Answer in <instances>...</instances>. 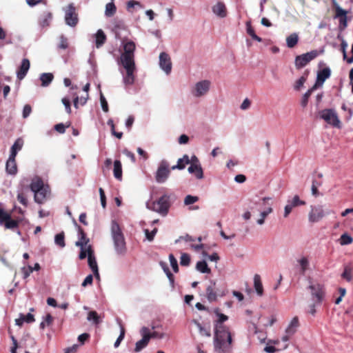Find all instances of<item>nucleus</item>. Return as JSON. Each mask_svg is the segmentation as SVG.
I'll return each mask as SVG.
<instances>
[{
  "label": "nucleus",
  "instance_id": "1",
  "mask_svg": "<svg viewBox=\"0 0 353 353\" xmlns=\"http://www.w3.org/2000/svg\"><path fill=\"white\" fill-rule=\"evenodd\" d=\"M123 52L120 57V63L126 70V74H123V82L125 85H131L134 82V72L135 70L134 51L135 43L129 40L122 41Z\"/></svg>",
  "mask_w": 353,
  "mask_h": 353
},
{
  "label": "nucleus",
  "instance_id": "2",
  "mask_svg": "<svg viewBox=\"0 0 353 353\" xmlns=\"http://www.w3.org/2000/svg\"><path fill=\"white\" fill-rule=\"evenodd\" d=\"M213 345L215 353H232V337L229 328L219 327L214 331Z\"/></svg>",
  "mask_w": 353,
  "mask_h": 353
},
{
  "label": "nucleus",
  "instance_id": "3",
  "mask_svg": "<svg viewBox=\"0 0 353 353\" xmlns=\"http://www.w3.org/2000/svg\"><path fill=\"white\" fill-rule=\"evenodd\" d=\"M307 290L311 296L312 303L308 305V313L314 316L316 311V307L322 304L325 297V288L324 285L309 279Z\"/></svg>",
  "mask_w": 353,
  "mask_h": 353
},
{
  "label": "nucleus",
  "instance_id": "4",
  "mask_svg": "<svg viewBox=\"0 0 353 353\" xmlns=\"http://www.w3.org/2000/svg\"><path fill=\"white\" fill-rule=\"evenodd\" d=\"M111 236L117 254L124 256L127 252L125 238L119 224L115 221H112L111 223Z\"/></svg>",
  "mask_w": 353,
  "mask_h": 353
},
{
  "label": "nucleus",
  "instance_id": "5",
  "mask_svg": "<svg viewBox=\"0 0 353 353\" xmlns=\"http://www.w3.org/2000/svg\"><path fill=\"white\" fill-rule=\"evenodd\" d=\"M146 208L165 216L170 208L169 196L165 194L155 201H148Z\"/></svg>",
  "mask_w": 353,
  "mask_h": 353
},
{
  "label": "nucleus",
  "instance_id": "6",
  "mask_svg": "<svg viewBox=\"0 0 353 353\" xmlns=\"http://www.w3.org/2000/svg\"><path fill=\"white\" fill-rule=\"evenodd\" d=\"M212 83L210 80L203 79L196 82L190 88V93L194 98L205 97L210 90Z\"/></svg>",
  "mask_w": 353,
  "mask_h": 353
},
{
  "label": "nucleus",
  "instance_id": "7",
  "mask_svg": "<svg viewBox=\"0 0 353 353\" xmlns=\"http://www.w3.org/2000/svg\"><path fill=\"white\" fill-rule=\"evenodd\" d=\"M319 118L325 121L327 124L334 127L340 128L341 121L334 109L327 108L319 112Z\"/></svg>",
  "mask_w": 353,
  "mask_h": 353
},
{
  "label": "nucleus",
  "instance_id": "8",
  "mask_svg": "<svg viewBox=\"0 0 353 353\" xmlns=\"http://www.w3.org/2000/svg\"><path fill=\"white\" fill-rule=\"evenodd\" d=\"M169 167L170 164L166 160L161 161L155 173V180L158 183H163L168 179L170 174Z\"/></svg>",
  "mask_w": 353,
  "mask_h": 353
},
{
  "label": "nucleus",
  "instance_id": "9",
  "mask_svg": "<svg viewBox=\"0 0 353 353\" xmlns=\"http://www.w3.org/2000/svg\"><path fill=\"white\" fill-rule=\"evenodd\" d=\"M65 12L64 19L67 26L70 27H75L78 22V14L73 3H70L66 8H63Z\"/></svg>",
  "mask_w": 353,
  "mask_h": 353
},
{
  "label": "nucleus",
  "instance_id": "10",
  "mask_svg": "<svg viewBox=\"0 0 353 353\" xmlns=\"http://www.w3.org/2000/svg\"><path fill=\"white\" fill-rule=\"evenodd\" d=\"M299 327V318L297 316H294L289 323L288 325L285 328L284 335H283L281 337V341L285 343L283 346L284 349L288 347V345L287 343L289 341L290 338L296 332Z\"/></svg>",
  "mask_w": 353,
  "mask_h": 353
},
{
  "label": "nucleus",
  "instance_id": "11",
  "mask_svg": "<svg viewBox=\"0 0 353 353\" xmlns=\"http://www.w3.org/2000/svg\"><path fill=\"white\" fill-rule=\"evenodd\" d=\"M318 54V51L314 50L296 57L294 61L296 68L301 69L305 67L310 61L315 59Z\"/></svg>",
  "mask_w": 353,
  "mask_h": 353
},
{
  "label": "nucleus",
  "instance_id": "12",
  "mask_svg": "<svg viewBox=\"0 0 353 353\" xmlns=\"http://www.w3.org/2000/svg\"><path fill=\"white\" fill-rule=\"evenodd\" d=\"M142 338L135 343L134 352L138 353L146 347L150 342V336L148 334V327H142L139 331Z\"/></svg>",
  "mask_w": 353,
  "mask_h": 353
},
{
  "label": "nucleus",
  "instance_id": "13",
  "mask_svg": "<svg viewBox=\"0 0 353 353\" xmlns=\"http://www.w3.org/2000/svg\"><path fill=\"white\" fill-rule=\"evenodd\" d=\"M308 214V220L310 223H316L321 220L325 213L322 205H311Z\"/></svg>",
  "mask_w": 353,
  "mask_h": 353
},
{
  "label": "nucleus",
  "instance_id": "14",
  "mask_svg": "<svg viewBox=\"0 0 353 353\" xmlns=\"http://www.w3.org/2000/svg\"><path fill=\"white\" fill-rule=\"evenodd\" d=\"M159 65L166 75H168L171 73L172 61L168 53L165 52L160 53L159 57Z\"/></svg>",
  "mask_w": 353,
  "mask_h": 353
},
{
  "label": "nucleus",
  "instance_id": "15",
  "mask_svg": "<svg viewBox=\"0 0 353 353\" xmlns=\"http://www.w3.org/2000/svg\"><path fill=\"white\" fill-rule=\"evenodd\" d=\"M305 204V202L304 201L301 200L298 195H295L291 200H288V203L284 208L283 216L287 218L291 213L293 208L303 205Z\"/></svg>",
  "mask_w": 353,
  "mask_h": 353
},
{
  "label": "nucleus",
  "instance_id": "16",
  "mask_svg": "<svg viewBox=\"0 0 353 353\" xmlns=\"http://www.w3.org/2000/svg\"><path fill=\"white\" fill-rule=\"evenodd\" d=\"M333 4L336 10V17L339 18L340 26H342L343 28L347 26V12L341 8L335 0H332Z\"/></svg>",
  "mask_w": 353,
  "mask_h": 353
},
{
  "label": "nucleus",
  "instance_id": "17",
  "mask_svg": "<svg viewBox=\"0 0 353 353\" xmlns=\"http://www.w3.org/2000/svg\"><path fill=\"white\" fill-rule=\"evenodd\" d=\"M331 75V70L329 68H324L317 73L316 81L314 85L316 88L319 86H322L325 81L328 79Z\"/></svg>",
  "mask_w": 353,
  "mask_h": 353
},
{
  "label": "nucleus",
  "instance_id": "18",
  "mask_svg": "<svg viewBox=\"0 0 353 353\" xmlns=\"http://www.w3.org/2000/svg\"><path fill=\"white\" fill-rule=\"evenodd\" d=\"M30 61L28 59H23L18 71L17 72V77L19 80H22L26 76L30 69Z\"/></svg>",
  "mask_w": 353,
  "mask_h": 353
},
{
  "label": "nucleus",
  "instance_id": "19",
  "mask_svg": "<svg viewBox=\"0 0 353 353\" xmlns=\"http://www.w3.org/2000/svg\"><path fill=\"white\" fill-rule=\"evenodd\" d=\"M35 345V341L34 339H32L30 334L27 333L23 334L22 338L19 341V347L21 348H29V347H34Z\"/></svg>",
  "mask_w": 353,
  "mask_h": 353
},
{
  "label": "nucleus",
  "instance_id": "20",
  "mask_svg": "<svg viewBox=\"0 0 353 353\" xmlns=\"http://www.w3.org/2000/svg\"><path fill=\"white\" fill-rule=\"evenodd\" d=\"M78 236L79 240L75 242V245L77 247L82 248L91 245L89 244V239L86 237L85 233L79 226L78 227Z\"/></svg>",
  "mask_w": 353,
  "mask_h": 353
},
{
  "label": "nucleus",
  "instance_id": "21",
  "mask_svg": "<svg viewBox=\"0 0 353 353\" xmlns=\"http://www.w3.org/2000/svg\"><path fill=\"white\" fill-rule=\"evenodd\" d=\"M213 13L220 18H224L227 15L225 4L223 2H218L212 8Z\"/></svg>",
  "mask_w": 353,
  "mask_h": 353
},
{
  "label": "nucleus",
  "instance_id": "22",
  "mask_svg": "<svg viewBox=\"0 0 353 353\" xmlns=\"http://www.w3.org/2000/svg\"><path fill=\"white\" fill-rule=\"evenodd\" d=\"M206 296L210 302L216 300V283L213 281H211L206 288Z\"/></svg>",
  "mask_w": 353,
  "mask_h": 353
},
{
  "label": "nucleus",
  "instance_id": "23",
  "mask_svg": "<svg viewBox=\"0 0 353 353\" xmlns=\"http://www.w3.org/2000/svg\"><path fill=\"white\" fill-rule=\"evenodd\" d=\"M16 157L9 156L6 162V169L8 174L15 175L17 173V166L15 161Z\"/></svg>",
  "mask_w": 353,
  "mask_h": 353
},
{
  "label": "nucleus",
  "instance_id": "24",
  "mask_svg": "<svg viewBox=\"0 0 353 353\" xmlns=\"http://www.w3.org/2000/svg\"><path fill=\"white\" fill-rule=\"evenodd\" d=\"M52 19V14L50 12L45 11L39 19V24L41 28H46L50 26Z\"/></svg>",
  "mask_w": 353,
  "mask_h": 353
},
{
  "label": "nucleus",
  "instance_id": "25",
  "mask_svg": "<svg viewBox=\"0 0 353 353\" xmlns=\"http://www.w3.org/2000/svg\"><path fill=\"white\" fill-rule=\"evenodd\" d=\"M35 321L34 315L31 313H28L26 315L19 314V318L15 319V325L21 326L24 322L30 323Z\"/></svg>",
  "mask_w": 353,
  "mask_h": 353
},
{
  "label": "nucleus",
  "instance_id": "26",
  "mask_svg": "<svg viewBox=\"0 0 353 353\" xmlns=\"http://www.w3.org/2000/svg\"><path fill=\"white\" fill-rule=\"evenodd\" d=\"M188 171L190 174H194L195 177L198 179H202L203 178V171L201 164L190 165Z\"/></svg>",
  "mask_w": 353,
  "mask_h": 353
},
{
  "label": "nucleus",
  "instance_id": "27",
  "mask_svg": "<svg viewBox=\"0 0 353 353\" xmlns=\"http://www.w3.org/2000/svg\"><path fill=\"white\" fill-rule=\"evenodd\" d=\"M214 312L217 315L219 319H218V320H216L214 322V331H216L218 330V327H220L228 328L227 326H225V325H224L223 324V322L226 321L228 319V316H226V315H225L223 314L219 313L218 309H216L214 310Z\"/></svg>",
  "mask_w": 353,
  "mask_h": 353
},
{
  "label": "nucleus",
  "instance_id": "28",
  "mask_svg": "<svg viewBox=\"0 0 353 353\" xmlns=\"http://www.w3.org/2000/svg\"><path fill=\"white\" fill-rule=\"evenodd\" d=\"M94 37L96 48H100L105 43L106 41V36L104 32L101 29H99L94 34Z\"/></svg>",
  "mask_w": 353,
  "mask_h": 353
},
{
  "label": "nucleus",
  "instance_id": "29",
  "mask_svg": "<svg viewBox=\"0 0 353 353\" xmlns=\"http://www.w3.org/2000/svg\"><path fill=\"white\" fill-rule=\"evenodd\" d=\"M48 193V187L44 186L40 190L34 193V201L38 203H42L46 200Z\"/></svg>",
  "mask_w": 353,
  "mask_h": 353
},
{
  "label": "nucleus",
  "instance_id": "30",
  "mask_svg": "<svg viewBox=\"0 0 353 353\" xmlns=\"http://www.w3.org/2000/svg\"><path fill=\"white\" fill-rule=\"evenodd\" d=\"M44 183L39 177L34 178L30 185V190L34 192H37L44 187Z\"/></svg>",
  "mask_w": 353,
  "mask_h": 353
},
{
  "label": "nucleus",
  "instance_id": "31",
  "mask_svg": "<svg viewBox=\"0 0 353 353\" xmlns=\"http://www.w3.org/2000/svg\"><path fill=\"white\" fill-rule=\"evenodd\" d=\"M23 145V141L21 138H18L10 148V156L16 157L17 152L20 151Z\"/></svg>",
  "mask_w": 353,
  "mask_h": 353
},
{
  "label": "nucleus",
  "instance_id": "32",
  "mask_svg": "<svg viewBox=\"0 0 353 353\" xmlns=\"http://www.w3.org/2000/svg\"><path fill=\"white\" fill-rule=\"evenodd\" d=\"M87 321L97 325L102 322V319L96 311H90L88 314Z\"/></svg>",
  "mask_w": 353,
  "mask_h": 353
},
{
  "label": "nucleus",
  "instance_id": "33",
  "mask_svg": "<svg viewBox=\"0 0 353 353\" xmlns=\"http://www.w3.org/2000/svg\"><path fill=\"white\" fill-rule=\"evenodd\" d=\"M273 212L272 205L267 207L263 211L261 212L259 218L256 220V223L259 225H262L265 223V218Z\"/></svg>",
  "mask_w": 353,
  "mask_h": 353
},
{
  "label": "nucleus",
  "instance_id": "34",
  "mask_svg": "<svg viewBox=\"0 0 353 353\" xmlns=\"http://www.w3.org/2000/svg\"><path fill=\"white\" fill-rule=\"evenodd\" d=\"M254 288L259 296H262L263 294V288L259 274H255L254 276Z\"/></svg>",
  "mask_w": 353,
  "mask_h": 353
},
{
  "label": "nucleus",
  "instance_id": "35",
  "mask_svg": "<svg viewBox=\"0 0 353 353\" xmlns=\"http://www.w3.org/2000/svg\"><path fill=\"white\" fill-rule=\"evenodd\" d=\"M114 176L119 181L122 179V165L119 160H115L114 162Z\"/></svg>",
  "mask_w": 353,
  "mask_h": 353
},
{
  "label": "nucleus",
  "instance_id": "36",
  "mask_svg": "<svg viewBox=\"0 0 353 353\" xmlns=\"http://www.w3.org/2000/svg\"><path fill=\"white\" fill-rule=\"evenodd\" d=\"M198 328L199 334L203 336L210 337L211 336L210 329V327H203L199 321L196 320H192V321Z\"/></svg>",
  "mask_w": 353,
  "mask_h": 353
},
{
  "label": "nucleus",
  "instance_id": "37",
  "mask_svg": "<svg viewBox=\"0 0 353 353\" xmlns=\"http://www.w3.org/2000/svg\"><path fill=\"white\" fill-rule=\"evenodd\" d=\"M41 81V86L47 87L48 86L54 79V76L52 73H42L39 77Z\"/></svg>",
  "mask_w": 353,
  "mask_h": 353
},
{
  "label": "nucleus",
  "instance_id": "38",
  "mask_svg": "<svg viewBox=\"0 0 353 353\" xmlns=\"http://www.w3.org/2000/svg\"><path fill=\"white\" fill-rule=\"evenodd\" d=\"M298 41L299 35L296 32L292 33L286 38V45L290 48H294L298 43Z\"/></svg>",
  "mask_w": 353,
  "mask_h": 353
},
{
  "label": "nucleus",
  "instance_id": "39",
  "mask_svg": "<svg viewBox=\"0 0 353 353\" xmlns=\"http://www.w3.org/2000/svg\"><path fill=\"white\" fill-rule=\"evenodd\" d=\"M88 250H90L89 256L88 258V265L90 268V269L92 270V271H94V270L98 269L97 263L96 259L93 254L92 248H88Z\"/></svg>",
  "mask_w": 353,
  "mask_h": 353
},
{
  "label": "nucleus",
  "instance_id": "40",
  "mask_svg": "<svg viewBox=\"0 0 353 353\" xmlns=\"http://www.w3.org/2000/svg\"><path fill=\"white\" fill-rule=\"evenodd\" d=\"M196 270L203 274H210L211 270L205 261H199L196 264Z\"/></svg>",
  "mask_w": 353,
  "mask_h": 353
},
{
  "label": "nucleus",
  "instance_id": "41",
  "mask_svg": "<svg viewBox=\"0 0 353 353\" xmlns=\"http://www.w3.org/2000/svg\"><path fill=\"white\" fill-rule=\"evenodd\" d=\"M353 271V267L351 265H346L344 267L343 272L341 274L342 278L350 282L352 279V272Z\"/></svg>",
  "mask_w": 353,
  "mask_h": 353
},
{
  "label": "nucleus",
  "instance_id": "42",
  "mask_svg": "<svg viewBox=\"0 0 353 353\" xmlns=\"http://www.w3.org/2000/svg\"><path fill=\"white\" fill-rule=\"evenodd\" d=\"M54 243L61 248H63L65 246V235L63 232L55 235Z\"/></svg>",
  "mask_w": 353,
  "mask_h": 353
},
{
  "label": "nucleus",
  "instance_id": "43",
  "mask_svg": "<svg viewBox=\"0 0 353 353\" xmlns=\"http://www.w3.org/2000/svg\"><path fill=\"white\" fill-rule=\"evenodd\" d=\"M116 10H117V8H116L114 3L112 1L110 3H108L105 6V15L107 17H110L115 14Z\"/></svg>",
  "mask_w": 353,
  "mask_h": 353
},
{
  "label": "nucleus",
  "instance_id": "44",
  "mask_svg": "<svg viewBox=\"0 0 353 353\" xmlns=\"http://www.w3.org/2000/svg\"><path fill=\"white\" fill-rule=\"evenodd\" d=\"M316 85H313L310 89H309L303 96L301 104L303 107H305L307 105L308 99L312 94V92L315 90Z\"/></svg>",
  "mask_w": 353,
  "mask_h": 353
},
{
  "label": "nucleus",
  "instance_id": "45",
  "mask_svg": "<svg viewBox=\"0 0 353 353\" xmlns=\"http://www.w3.org/2000/svg\"><path fill=\"white\" fill-rule=\"evenodd\" d=\"M352 241H353V239L352 238L351 236H350L347 233L343 234L339 239V243L341 245H349V244L352 243Z\"/></svg>",
  "mask_w": 353,
  "mask_h": 353
},
{
  "label": "nucleus",
  "instance_id": "46",
  "mask_svg": "<svg viewBox=\"0 0 353 353\" xmlns=\"http://www.w3.org/2000/svg\"><path fill=\"white\" fill-rule=\"evenodd\" d=\"M52 321V316H51V314H48L43 317V319L41 322L39 327L41 329H44L46 326H49L50 325H51Z\"/></svg>",
  "mask_w": 353,
  "mask_h": 353
},
{
  "label": "nucleus",
  "instance_id": "47",
  "mask_svg": "<svg viewBox=\"0 0 353 353\" xmlns=\"http://www.w3.org/2000/svg\"><path fill=\"white\" fill-rule=\"evenodd\" d=\"M300 266H301V274H305V271L308 269L309 267V261L306 257H302L298 261Z\"/></svg>",
  "mask_w": 353,
  "mask_h": 353
},
{
  "label": "nucleus",
  "instance_id": "48",
  "mask_svg": "<svg viewBox=\"0 0 353 353\" xmlns=\"http://www.w3.org/2000/svg\"><path fill=\"white\" fill-rule=\"evenodd\" d=\"M88 98V94H86L85 97H81V98H79V97H76L74 99V106L76 108H78L79 103H80V104L81 105H85L87 102Z\"/></svg>",
  "mask_w": 353,
  "mask_h": 353
},
{
  "label": "nucleus",
  "instance_id": "49",
  "mask_svg": "<svg viewBox=\"0 0 353 353\" xmlns=\"http://www.w3.org/2000/svg\"><path fill=\"white\" fill-rule=\"evenodd\" d=\"M198 201H199L198 196L189 194V195H187L184 199V205H190L191 204L195 203Z\"/></svg>",
  "mask_w": 353,
  "mask_h": 353
},
{
  "label": "nucleus",
  "instance_id": "50",
  "mask_svg": "<svg viewBox=\"0 0 353 353\" xmlns=\"http://www.w3.org/2000/svg\"><path fill=\"white\" fill-rule=\"evenodd\" d=\"M143 232L145 233L146 239L149 241H152L154 238V236L157 232V228H154L152 231H150L148 229H144Z\"/></svg>",
  "mask_w": 353,
  "mask_h": 353
},
{
  "label": "nucleus",
  "instance_id": "51",
  "mask_svg": "<svg viewBox=\"0 0 353 353\" xmlns=\"http://www.w3.org/2000/svg\"><path fill=\"white\" fill-rule=\"evenodd\" d=\"M190 262V255L186 253H183L180 258V264L183 266L189 265Z\"/></svg>",
  "mask_w": 353,
  "mask_h": 353
},
{
  "label": "nucleus",
  "instance_id": "52",
  "mask_svg": "<svg viewBox=\"0 0 353 353\" xmlns=\"http://www.w3.org/2000/svg\"><path fill=\"white\" fill-rule=\"evenodd\" d=\"M321 185V182H319L316 180L312 181L311 190H312V194L313 196H317L319 195L318 187H319Z\"/></svg>",
  "mask_w": 353,
  "mask_h": 353
},
{
  "label": "nucleus",
  "instance_id": "53",
  "mask_svg": "<svg viewBox=\"0 0 353 353\" xmlns=\"http://www.w3.org/2000/svg\"><path fill=\"white\" fill-rule=\"evenodd\" d=\"M169 260L172 270L174 272H177L179 271L178 263L173 254L169 255Z\"/></svg>",
  "mask_w": 353,
  "mask_h": 353
},
{
  "label": "nucleus",
  "instance_id": "54",
  "mask_svg": "<svg viewBox=\"0 0 353 353\" xmlns=\"http://www.w3.org/2000/svg\"><path fill=\"white\" fill-rule=\"evenodd\" d=\"M100 103H101L102 110L104 112H108L109 110L108 102H107L105 97L103 96V94L101 92L100 93Z\"/></svg>",
  "mask_w": 353,
  "mask_h": 353
},
{
  "label": "nucleus",
  "instance_id": "55",
  "mask_svg": "<svg viewBox=\"0 0 353 353\" xmlns=\"http://www.w3.org/2000/svg\"><path fill=\"white\" fill-rule=\"evenodd\" d=\"M88 248H92L91 245H89V246H85V247H82V248H80L81 249V252L79 253V259H84L86 256H89V250H88Z\"/></svg>",
  "mask_w": 353,
  "mask_h": 353
},
{
  "label": "nucleus",
  "instance_id": "56",
  "mask_svg": "<svg viewBox=\"0 0 353 353\" xmlns=\"http://www.w3.org/2000/svg\"><path fill=\"white\" fill-rule=\"evenodd\" d=\"M305 81H306V78L303 76L301 77V78H299L296 81V83L294 85V90H299L303 86V84L305 83Z\"/></svg>",
  "mask_w": 353,
  "mask_h": 353
},
{
  "label": "nucleus",
  "instance_id": "57",
  "mask_svg": "<svg viewBox=\"0 0 353 353\" xmlns=\"http://www.w3.org/2000/svg\"><path fill=\"white\" fill-rule=\"evenodd\" d=\"M10 215L6 212L3 210L0 209V224L2 225L6 221L10 219Z\"/></svg>",
  "mask_w": 353,
  "mask_h": 353
},
{
  "label": "nucleus",
  "instance_id": "58",
  "mask_svg": "<svg viewBox=\"0 0 353 353\" xmlns=\"http://www.w3.org/2000/svg\"><path fill=\"white\" fill-rule=\"evenodd\" d=\"M5 227L7 228V229H14L15 228L17 227L18 225V222L16 221H14V220H12L11 218H10V219H8V221H6L5 223Z\"/></svg>",
  "mask_w": 353,
  "mask_h": 353
},
{
  "label": "nucleus",
  "instance_id": "59",
  "mask_svg": "<svg viewBox=\"0 0 353 353\" xmlns=\"http://www.w3.org/2000/svg\"><path fill=\"white\" fill-rule=\"evenodd\" d=\"M124 336H125V330H124L123 327H121L120 334L114 344V346L115 348H117L119 346L121 342L124 339Z\"/></svg>",
  "mask_w": 353,
  "mask_h": 353
},
{
  "label": "nucleus",
  "instance_id": "60",
  "mask_svg": "<svg viewBox=\"0 0 353 353\" xmlns=\"http://www.w3.org/2000/svg\"><path fill=\"white\" fill-rule=\"evenodd\" d=\"M62 103L65 106V109L67 113H71L70 101L68 98L64 97L61 100Z\"/></svg>",
  "mask_w": 353,
  "mask_h": 353
},
{
  "label": "nucleus",
  "instance_id": "61",
  "mask_svg": "<svg viewBox=\"0 0 353 353\" xmlns=\"http://www.w3.org/2000/svg\"><path fill=\"white\" fill-rule=\"evenodd\" d=\"M32 112V108L30 105L26 104L24 105L23 109L22 116L24 119H26L30 116Z\"/></svg>",
  "mask_w": 353,
  "mask_h": 353
},
{
  "label": "nucleus",
  "instance_id": "62",
  "mask_svg": "<svg viewBox=\"0 0 353 353\" xmlns=\"http://www.w3.org/2000/svg\"><path fill=\"white\" fill-rule=\"evenodd\" d=\"M68 46V39L63 35L60 37V43L59 44V48L61 49H66Z\"/></svg>",
  "mask_w": 353,
  "mask_h": 353
},
{
  "label": "nucleus",
  "instance_id": "63",
  "mask_svg": "<svg viewBox=\"0 0 353 353\" xmlns=\"http://www.w3.org/2000/svg\"><path fill=\"white\" fill-rule=\"evenodd\" d=\"M251 101L249 99L245 98L240 105V108L242 110H247L250 108Z\"/></svg>",
  "mask_w": 353,
  "mask_h": 353
},
{
  "label": "nucleus",
  "instance_id": "64",
  "mask_svg": "<svg viewBox=\"0 0 353 353\" xmlns=\"http://www.w3.org/2000/svg\"><path fill=\"white\" fill-rule=\"evenodd\" d=\"M185 168V163L183 161L181 158L179 159L177 163L172 167V170H183Z\"/></svg>",
  "mask_w": 353,
  "mask_h": 353
}]
</instances>
